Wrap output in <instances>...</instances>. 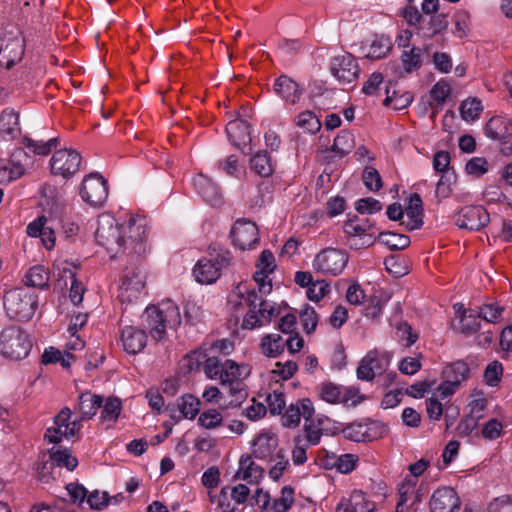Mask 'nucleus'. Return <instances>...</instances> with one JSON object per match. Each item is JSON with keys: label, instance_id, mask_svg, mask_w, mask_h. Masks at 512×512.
I'll list each match as a JSON object with an SVG mask.
<instances>
[{"label": "nucleus", "instance_id": "obj_15", "mask_svg": "<svg viewBox=\"0 0 512 512\" xmlns=\"http://www.w3.org/2000/svg\"><path fill=\"white\" fill-rule=\"evenodd\" d=\"M460 497L451 487L436 489L429 501L431 512H455L460 508Z\"/></svg>", "mask_w": 512, "mask_h": 512}, {"label": "nucleus", "instance_id": "obj_23", "mask_svg": "<svg viewBox=\"0 0 512 512\" xmlns=\"http://www.w3.org/2000/svg\"><path fill=\"white\" fill-rule=\"evenodd\" d=\"M274 90L283 100L290 104H296L302 95L299 85L286 75H281L276 79Z\"/></svg>", "mask_w": 512, "mask_h": 512}, {"label": "nucleus", "instance_id": "obj_57", "mask_svg": "<svg viewBox=\"0 0 512 512\" xmlns=\"http://www.w3.org/2000/svg\"><path fill=\"white\" fill-rule=\"evenodd\" d=\"M397 335L404 347H410L418 339V333L414 332L407 322H400L397 327Z\"/></svg>", "mask_w": 512, "mask_h": 512}, {"label": "nucleus", "instance_id": "obj_52", "mask_svg": "<svg viewBox=\"0 0 512 512\" xmlns=\"http://www.w3.org/2000/svg\"><path fill=\"white\" fill-rule=\"evenodd\" d=\"M342 433L348 440L366 442L367 430H364V421L353 422L343 428Z\"/></svg>", "mask_w": 512, "mask_h": 512}, {"label": "nucleus", "instance_id": "obj_37", "mask_svg": "<svg viewBox=\"0 0 512 512\" xmlns=\"http://www.w3.org/2000/svg\"><path fill=\"white\" fill-rule=\"evenodd\" d=\"M242 370H246V367L239 366L233 360H225V362H223L219 377L221 384L225 386L228 383H233L240 380L242 376Z\"/></svg>", "mask_w": 512, "mask_h": 512}, {"label": "nucleus", "instance_id": "obj_16", "mask_svg": "<svg viewBox=\"0 0 512 512\" xmlns=\"http://www.w3.org/2000/svg\"><path fill=\"white\" fill-rule=\"evenodd\" d=\"M201 408L200 400L192 394H184L177 398L176 404L168 406L167 409L170 411V417L175 421H179L182 418L194 419L199 413Z\"/></svg>", "mask_w": 512, "mask_h": 512}, {"label": "nucleus", "instance_id": "obj_36", "mask_svg": "<svg viewBox=\"0 0 512 512\" xmlns=\"http://www.w3.org/2000/svg\"><path fill=\"white\" fill-rule=\"evenodd\" d=\"M50 459L56 466L65 467L69 471H73L78 465L77 458L72 456L68 449L52 448L50 450Z\"/></svg>", "mask_w": 512, "mask_h": 512}, {"label": "nucleus", "instance_id": "obj_6", "mask_svg": "<svg viewBox=\"0 0 512 512\" xmlns=\"http://www.w3.org/2000/svg\"><path fill=\"white\" fill-rule=\"evenodd\" d=\"M24 55V39L19 33L0 28V65L10 69Z\"/></svg>", "mask_w": 512, "mask_h": 512}, {"label": "nucleus", "instance_id": "obj_63", "mask_svg": "<svg viewBox=\"0 0 512 512\" xmlns=\"http://www.w3.org/2000/svg\"><path fill=\"white\" fill-rule=\"evenodd\" d=\"M355 209L360 214H373L382 209V204L372 197L361 198L356 201Z\"/></svg>", "mask_w": 512, "mask_h": 512}, {"label": "nucleus", "instance_id": "obj_34", "mask_svg": "<svg viewBox=\"0 0 512 512\" xmlns=\"http://www.w3.org/2000/svg\"><path fill=\"white\" fill-rule=\"evenodd\" d=\"M469 373L470 369L468 364L462 360L447 365L442 372L443 379L456 380L459 386L463 381L468 379Z\"/></svg>", "mask_w": 512, "mask_h": 512}, {"label": "nucleus", "instance_id": "obj_43", "mask_svg": "<svg viewBox=\"0 0 512 512\" xmlns=\"http://www.w3.org/2000/svg\"><path fill=\"white\" fill-rule=\"evenodd\" d=\"M357 220L358 217L355 216L354 219H349L344 223L343 230L347 238L361 235H373L369 232L373 225L370 224L368 220H363L362 223H357Z\"/></svg>", "mask_w": 512, "mask_h": 512}, {"label": "nucleus", "instance_id": "obj_27", "mask_svg": "<svg viewBox=\"0 0 512 512\" xmlns=\"http://www.w3.org/2000/svg\"><path fill=\"white\" fill-rule=\"evenodd\" d=\"M243 297L249 310L243 319L242 327L245 329H254L262 326V321L257 315V309L259 307V301L263 299L259 297L255 290L247 291L246 296L243 295Z\"/></svg>", "mask_w": 512, "mask_h": 512}, {"label": "nucleus", "instance_id": "obj_2", "mask_svg": "<svg viewBox=\"0 0 512 512\" xmlns=\"http://www.w3.org/2000/svg\"><path fill=\"white\" fill-rule=\"evenodd\" d=\"M142 321L150 335L159 341L164 338L167 328L174 329L180 325L181 315L178 306L168 300L159 306H148Z\"/></svg>", "mask_w": 512, "mask_h": 512}, {"label": "nucleus", "instance_id": "obj_22", "mask_svg": "<svg viewBox=\"0 0 512 512\" xmlns=\"http://www.w3.org/2000/svg\"><path fill=\"white\" fill-rule=\"evenodd\" d=\"M253 456L260 460L271 458L278 447V438L270 432L260 433L253 441Z\"/></svg>", "mask_w": 512, "mask_h": 512}, {"label": "nucleus", "instance_id": "obj_50", "mask_svg": "<svg viewBox=\"0 0 512 512\" xmlns=\"http://www.w3.org/2000/svg\"><path fill=\"white\" fill-rule=\"evenodd\" d=\"M240 465L241 468L244 469L242 476L243 480H250V483H256L263 476L264 470L254 462L250 461V457H247L246 459L241 458Z\"/></svg>", "mask_w": 512, "mask_h": 512}, {"label": "nucleus", "instance_id": "obj_31", "mask_svg": "<svg viewBox=\"0 0 512 512\" xmlns=\"http://www.w3.org/2000/svg\"><path fill=\"white\" fill-rule=\"evenodd\" d=\"M101 408V422L113 424L117 421L122 411V401L118 397L113 396H109L105 400L102 398Z\"/></svg>", "mask_w": 512, "mask_h": 512}, {"label": "nucleus", "instance_id": "obj_18", "mask_svg": "<svg viewBox=\"0 0 512 512\" xmlns=\"http://www.w3.org/2000/svg\"><path fill=\"white\" fill-rule=\"evenodd\" d=\"M121 341L124 350L129 354L141 352L147 343V334L144 330L133 326H125L121 332Z\"/></svg>", "mask_w": 512, "mask_h": 512}, {"label": "nucleus", "instance_id": "obj_10", "mask_svg": "<svg viewBox=\"0 0 512 512\" xmlns=\"http://www.w3.org/2000/svg\"><path fill=\"white\" fill-rule=\"evenodd\" d=\"M81 155L73 149L57 150L50 160L51 172L69 178L79 171Z\"/></svg>", "mask_w": 512, "mask_h": 512}, {"label": "nucleus", "instance_id": "obj_56", "mask_svg": "<svg viewBox=\"0 0 512 512\" xmlns=\"http://www.w3.org/2000/svg\"><path fill=\"white\" fill-rule=\"evenodd\" d=\"M275 464L269 470V476L274 481L279 480L285 470L289 467V460L283 450H279L275 455Z\"/></svg>", "mask_w": 512, "mask_h": 512}, {"label": "nucleus", "instance_id": "obj_60", "mask_svg": "<svg viewBox=\"0 0 512 512\" xmlns=\"http://www.w3.org/2000/svg\"><path fill=\"white\" fill-rule=\"evenodd\" d=\"M465 170L469 175L480 177L488 172L489 164L483 157H473L467 162Z\"/></svg>", "mask_w": 512, "mask_h": 512}, {"label": "nucleus", "instance_id": "obj_61", "mask_svg": "<svg viewBox=\"0 0 512 512\" xmlns=\"http://www.w3.org/2000/svg\"><path fill=\"white\" fill-rule=\"evenodd\" d=\"M330 292V285L325 280L314 281L307 289V297L311 301H320Z\"/></svg>", "mask_w": 512, "mask_h": 512}, {"label": "nucleus", "instance_id": "obj_49", "mask_svg": "<svg viewBox=\"0 0 512 512\" xmlns=\"http://www.w3.org/2000/svg\"><path fill=\"white\" fill-rule=\"evenodd\" d=\"M294 503V489L291 486H284L281 490V497L275 499L272 509L276 512H287Z\"/></svg>", "mask_w": 512, "mask_h": 512}, {"label": "nucleus", "instance_id": "obj_38", "mask_svg": "<svg viewBox=\"0 0 512 512\" xmlns=\"http://www.w3.org/2000/svg\"><path fill=\"white\" fill-rule=\"evenodd\" d=\"M354 147L353 135L346 130H342L334 139L331 150L338 154L340 158L349 154Z\"/></svg>", "mask_w": 512, "mask_h": 512}, {"label": "nucleus", "instance_id": "obj_58", "mask_svg": "<svg viewBox=\"0 0 512 512\" xmlns=\"http://www.w3.org/2000/svg\"><path fill=\"white\" fill-rule=\"evenodd\" d=\"M451 88L446 81H438L430 90V96L437 106H442L448 96L450 95Z\"/></svg>", "mask_w": 512, "mask_h": 512}, {"label": "nucleus", "instance_id": "obj_26", "mask_svg": "<svg viewBox=\"0 0 512 512\" xmlns=\"http://www.w3.org/2000/svg\"><path fill=\"white\" fill-rule=\"evenodd\" d=\"M71 410L68 407H64L58 415L54 417V426L49 427L45 433V439L48 440L49 443L57 444L59 443L63 437L70 438L67 433H64L65 424L70 420Z\"/></svg>", "mask_w": 512, "mask_h": 512}, {"label": "nucleus", "instance_id": "obj_45", "mask_svg": "<svg viewBox=\"0 0 512 512\" xmlns=\"http://www.w3.org/2000/svg\"><path fill=\"white\" fill-rule=\"evenodd\" d=\"M64 276L71 279L70 299L74 305H78L83 300L85 288L83 284L76 278L75 273L70 268H63Z\"/></svg>", "mask_w": 512, "mask_h": 512}, {"label": "nucleus", "instance_id": "obj_42", "mask_svg": "<svg viewBox=\"0 0 512 512\" xmlns=\"http://www.w3.org/2000/svg\"><path fill=\"white\" fill-rule=\"evenodd\" d=\"M456 183L455 171H446L436 184L435 195L440 200L450 197L452 185Z\"/></svg>", "mask_w": 512, "mask_h": 512}, {"label": "nucleus", "instance_id": "obj_54", "mask_svg": "<svg viewBox=\"0 0 512 512\" xmlns=\"http://www.w3.org/2000/svg\"><path fill=\"white\" fill-rule=\"evenodd\" d=\"M294 447L292 449V461L294 465H303L307 461V448L309 445L304 443L302 435H297L293 439Z\"/></svg>", "mask_w": 512, "mask_h": 512}, {"label": "nucleus", "instance_id": "obj_41", "mask_svg": "<svg viewBox=\"0 0 512 512\" xmlns=\"http://www.w3.org/2000/svg\"><path fill=\"white\" fill-rule=\"evenodd\" d=\"M303 430L305 434L302 436L304 443L309 446H315L320 442L323 435V428L321 427L320 420H318L316 423L315 420L310 417L309 421H305Z\"/></svg>", "mask_w": 512, "mask_h": 512}, {"label": "nucleus", "instance_id": "obj_46", "mask_svg": "<svg viewBox=\"0 0 512 512\" xmlns=\"http://www.w3.org/2000/svg\"><path fill=\"white\" fill-rule=\"evenodd\" d=\"M453 35L457 38H464L469 32L470 14L465 10L457 11L454 16Z\"/></svg>", "mask_w": 512, "mask_h": 512}, {"label": "nucleus", "instance_id": "obj_3", "mask_svg": "<svg viewBox=\"0 0 512 512\" xmlns=\"http://www.w3.org/2000/svg\"><path fill=\"white\" fill-rule=\"evenodd\" d=\"M3 306L10 319L28 321L37 310L38 296L26 288H14L5 292Z\"/></svg>", "mask_w": 512, "mask_h": 512}, {"label": "nucleus", "instance_id": "obj_39", "mask_svg": "<svg viewBox=\"0 0 512 512\" xmlns=\"http://www.w3.org/2000/svg\"><path fill=\"white\" fill-rule=\"evenodd\" d=\"M59 143V138H51L48 141H36L31 138L25 137L23 139V144L26 148H28L31 152L37 155L46 156L48 155L53 148H56Z\"/></svg>", "mask_w": 512, "mask_h": 512}, {"label": "nucleus", "instance_id": "obj_30", "mask_svg": "<svg viewBox=\"0 0 512 512\" xmlns=\"http://www.w3.org/2000/svg\"><path fill=\"white\" fill-rule=\"evenodd\" d=\"M392 49V42L389 37L376 35L370 43L365 57L371 60H379L387 56Z\"/></svg>", "mask_w": 512, "mask_h": 512}, {"label": "nucleus", "instance_id": "obj_29", "mask_svg": "<svg viewBox=\"0 0 512 512\" xmlns=\"http://www.w3.org/2000/svg\"><path fill=\"white\" fill-rule=\"evenodd\" d=\"M250 168L261 177H269L274 172V164L267 151H258L250 159Z\"/></svg>", "mask_w": 512, "mask_h": 512}, {"label": "nucleus", "instance_id": "obj_24", "mask_svg": "<svg viewBox=\"0 0 512 512\" xmlns=\"http://www.w3.org/2000/svg\"><path fill=\"white\" fill-rule=\"evenodd\" d=\"M20 135L19 115L13 109H5L0 114V137L6 140Z\"/></svg>", "mask_w": 512, "mask_h": 512}, {"label": "nucleus", "instance_id": "obj_20", "mask_svg": "<svg viewBox=\"0 0 512 512\" xmlns=\"http://www.w3.org/2000/svg\"><path fill=\"white\" fill-rule=\"evenodd\" d=\"M250 124L242 119L230 121L226 126V132L230 142L239 149H244L251 143Z\"/></svg>", "mask_w": 512, "mask_h": 512}, {"label": "nucleus", "instance_id": "obj_33", "mask_svg": "<svg viewBox=\"0 0 512 512\" xmlns=\"http://www.w3.org/2000/svg\"><path fill=\"white\" fill-rule=\"evenodd\" d=\"M49 272L42 265L31 267L25 275V283L27 286L45 289L49 283Z\"/></svg>", "mask_w": 512, "mask_h": 512}, {"label": "nucleus", "instance_id": "obj_12", "mask_svg": "<svg viewBox=\"0 0 512 512\" xmlns=\"http://www.w3.org/2000/svg\"><path fill=\"white\" fill-rule=\"evenodd\" d=\"M330 71L340 83L345 84L353 82L358 77L360 69L353 55L346 53L332 59Z\"/></svg>", "mask_w": 512, "mask_h": 512}, {"label": "nucleus", "instance_id": "obj_51", "mask_svg": "<svg viewBox=\"0 0 512 512\" xmlns=\"http://www.w3.org/2000/svg\"><path fill=\"white\" fill-rule=\"evenodd\" d=\"M348 499L354 512H373L375 509L374 503L368 501L360 490H354Z\"/></svg>", "mask_w": 512, "mask_h": 512}, {"label": "nucleus", "instance_id": "obj_21", "mask_svg": "<svg viewBox=\"0 0 512 512\" xmlns=\"http://www.w3.org/2000/svg\"><path fill=\"white\" fill-rule=\"evenodd\" d=\"M193 185L199 195L210 205L217 206L222 202L218 186L207 176L198 174L193 178Z\"/></svg>", "mask_w": 512, "mask_h": 512}, {"label": "nucleus", "instance_id": "obj_64", "mask_svg": "<svg viewBox=\"0 0 512 512\" xmlns=\"http://www.w3.org/2000/svg\"><path fill=\"white\" fill-rule=\"evenodd\" d=\"M488 512H512V497L503 495L495 498L489 504Z\"/></svg>", "mask_w": 512, "mask_h": 512}, {"label": "nucleus", "instance_id": "obj_55", "mask_svg": "<svg viewBox=\"0 0 512 512\" xmlns=\"http://www.w3.org/2000/svg\"><path fill=\"white\" fill-rule=\"evenodd\" d=\"M364 397L360 395L356 387L341 386L340 403L346 407H355L363 401Z\"/></svg>", "mask_w": 512, "mask_h": 512}, {"label": "nucleus", "instance_id": "obj_1", "mask_svg": "<svg viewBox=\"0 0 512 512\" xmlns=\"http://www.w3.org/2000/svg\"><path fill=\"white\" fill-rule=\"evenodd\" d=\"M95 237L111 257L120 253L139 257L145 252L146 228L133 217L123 223L110 215L99 217Z\"/></svg>", "mask_w": 512, "mask_h": 512}, {"label": "nucleus", "instance_id": "obj_48", "mask_svg": "<svg viewBox=\"0 0 512 512\" xmlns=\"http://www.w3.org/2000/svg\"><path fill=\"white\" fill-rule=\"evenodd\" d=\"M300 320L304 332L310 334L316 329L318 324V315L313 307L306 304L300 311Z\"/></svg>", "mask_w": 512, "mask_h": 512}, {"label": "nucleus", "instance_id": "obj_59", "mask_svg": "<svg viewBox=\"0 0 512 512\" xmlns=\"http://www.w3.org/2000/svg\"><path fill=\"white\" fill-rule=\"evenodd\" d=\"M367 354L368 356H370V364L373 370L374 377L376 375H381L387 370L390 364V359L388 356L384 354H379L377 351H369Z\"/></svg>", "mask_w": 512, "mask_h": 512}, {"label": "nucleus", "instance_id": "obj_13", "mask_svg": "<svg viewBox=\"0 0 512 512\" xmlns=\"http://www.w3.org/2000/svg\"><path fill=\"white\" fill-rule=\"evenodd\" d=\"M314 414V406L309 398L298 399L291 403L281 417L282 425L286 428H296L300 424L301 417L305 421Z\"/></svg>", "mask_w": 512, "mask_h": 512}, {"label": "nucleus", "instance_id": "obj_53", "mask_svg": "<svg viewBox=\"0 0 512 512\" xmlns=\"http://www.w3.org/2000/svg\"><path fill=\"white\" fill-rule=\"evenodd\" d=\"M266 401L268 404L267 410H269L272 415H280L286 407L285 395L278 390L269 393L266 397Z\"/></svg>", "mask_w": 512, "mask_h": 512}, {"label": "nucleus", "instance_id": "obj_62", "mask_svg": "<svg viewBox=\"0 0 512 512\" xmlns=\"http://www.w3.org/2000/svg\"><path fill=\"white\" fill-rule=\"evenodd\" d=\"M222 416L216 409H209L200 414L198 423L206 428L213 429L221 425Z\"/></svg>", "mask_w": 512, "mask_h": 512}, {"label": "nucleus", "instance_id": "obj_35", "mask_svg": "<svg viewBox=\"0 0 512 512\" xmlns=\"http://www.w3.org/2000/svg\"><path fill=\"white\" fill-rule=\"evenodd\" d=\"M421 49L418 47H411L404 49L401 54V63L406 73H411L418 70L422 65Z\"/></svg>", "mask_w": 512, "mask_h": 512}, {"label": "nucleus", "instance_id": "obj_5", "mask_svg": "<svg viewBox=\"0 0 512 512\" xmlns=\"http://www.w3.org/2000/svg\"><path fill=\"white\" fill-rule=\"evenodd\" d=\"M349 261V255L345 250L326 247L320 250L312 262L313 269L327 276L340 275Z\"/></svg>", "mask_w": 512, "mask_h": 512}, {"label": "nucleus", "instance_id": "obj_25", "mask_svg": "<svg viewBox=\"0 0 512 512\" xmlns=\"http://www.w3.org/2000/svg\"><path fill=\"white\" fill-rule=\"evenodd\" d=\"M448 28V18L444 13H437L424 16L419 31L423 36L432 38L437 34L445 32Z\"/></svg>", "mask_w": 512, "mask_h": 512}, {"label": "nucleus", "instance_id": "obj_19", "mask_svg": "<svg viewBox=\"0 0 512 512\" xmlns=\"http://www.w3.org/2000/svg\"><path fill=\"white\" fill-rule=\"evenodd\" d=\"M485 134L492 140L506 143L512 136V120L503 116H494L485 125Z\"/></svg>", "mask_w": 512, "mask_h": 512}, {"label": "nucleus", "instance_id": "obj_8", "mask_svg": "<svg viewBox=\"0 0 512 512\" xmlns=\"http://www.w3.org/2000/svg\"><path fill=\"white\" fill-rule=\"evenodd\" d=\"M230 237L232 238L234 246L240 250L253 249L260 241L257 225L245 218L235 221L230 231Z\"/></svg>", "mask_w": 512, "mask_h": 512}, {"label": "nucleus", "instance_id": "obj_40", "mask_svg": "<svg viewBox=\"0 0 512 512\" xmlns=\"http://www.w3.org/2000/svg\"><path fill=\"white\" fill-rule=\"evenodd\" d=\"M378 239L391 250H402L410 245V238L404 234L381 232Z\"/></svg>", "mask_w": 512, "mask_h": 512}, {"label": "nucleus", "instance_id": "obj_28", "mask_svg": "<svg viewBox=\"0 0 512 512\" xmlns=\"http://www.w3.org/2000/svg\"><path fill=\"white\" fill-rule=\"evenodd\" d=\"M101 406L102 396L84 392L80 394L75 410L81 414V420H86L92 418Z\"/></svg>", "mask_w": 512, "mask_h": 512}, {"label": "nucleus", "instance_id": "obj_7", "mask_svg": "<svg viewBox=\"0 0 512 512\" xmlns=\"http://www.w3.org/2000/svg\"><path fill=\"white\" fill-rule=\"evenodd\" d=\"M80 195L90 206L101 207L108 198V183L99 173H91L83 179Z\"/></svg>", "mask_w": 512, "mask_h": 512}, {"label": "nucleus", "instance_id": "obj_47", "mask_svg": "<svg viewBox=\"0 0 512 512\" xmlns=\"http://www.w3.org/2000/svg\"><path fill=\"white\" fill-rule=\"evenodd\" d=\"M482 109L483 107L480 100L476 98L468 99L461 103L460 114L466 121L474 120L479 117Z\"/></svg>", "mask_w": 512, "mask_h": 512}, {"label": "nucleus", "instance_id": "obj_11", "mask_svg": "<svg viewBox=\"0 0 512 512\" xmlns=\"http://www.w3.org/2000/svg\"><path fill=\"white\" fill-rule=\"evenodd\" d=\"M489 221V213L480 205L463 207L455 218V223L459 228L474 231L484 228Z\"/></svg>", "mask_w": 512, "mask_h": 512}, {"label": "nucleus", "instance_id": "obj_9", "mask_svg": "<svg viewBox=\"0 0 512 512\" xmlns=\"http://www.w3.org/2000/svg\"><path fill=\"white\" fill-rule=\"evenodd\" d=\"M229 258L217 255L215 258L203 257L197 261L193 268V276L200 284H212L220 277V271L228 266Z\"/></svg>", "mask_w": 512, "mask_h": 512}, {"label": "nucleus", "instance_id": "obj_17", "mask_svg": "<svg viewBox=\"0 0 512 512\" xmlns=\"http://www.w3.org/2000/svg\"><path fill=\"white\" fill-rule=\"evenodd\" d=\"M144 288V279L140 269L137 266L126 267L121 277L120 297L131 300Z\"/></svg>", "mask_w": 512, "mask_h": 512}, {"label": "nucleus", "instance_id": "obj_4", "mask_svg": "<svg viewBox=\"0 0 512 512\" xmlns=\"http://www.w3.org/2000/svg\"><path fill=\"white\" fill-rule=\"evenodd\" d=\"M29 334L18 326H9L0 333V353L3 357L18 361L26 358L31 351Z\"/></svg>", "mask_w": 512, "mask_h": 512}, {"label": "nucleus", "instance_id": "obj_32", "mask_svg": "<svg viewBox=\"0 0 512 512\" xmlns=\"http://www.w3.org/2000/svg\"><path fill=\"white\" fill-rule=\"evenodd\" d=\"M285 348L283 338L279 334H267L261 339V352L270 358L279 356Z\"/></svg>", "mask_w": 512, "mask_h": 512}, {"label": "nucleus", "instance_id": "obj_14", "mask_svg": "<svg viewBox=\"0 0 512 512\" xmlns=\"http://www.w3.org/2000/svg\"><path fill=\"white\" fill-rule=\"evenodd\" d=\"M256 268L253 278L258 285L259 292L269 294L272 290V283L270 280L267 281V278L276 268L275 257L270 250L261 252Z\"/></svg>", "mask_w": 512, "mask_h": 512}, {"label": "nucleus", "instance_id": "obj_44", "mask_svg": "<svg viewBox=\"0 0 512 512\" xmlns=\"http://www.w3.org/2000/svg\"><path fill=\"white\" fill-rule=\"evenodd\" d=\"M296 125L311 134H315L321 128L320 120L309 110L301 112L296 117Z\"/></svg>", "mask_w": 512, "mask_h": 512}]
</instances>
